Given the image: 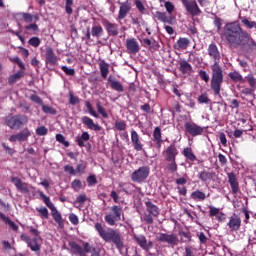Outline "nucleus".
<instances>
[{
	"mask_svg": "<svg viewBox=\"0 0 256 256\" xmlns=\"http://www.w3.org/2000/svg\"><path fill=\"white\" fill-rule=\"evenodd\" d=\"M222 38L227 42L231 49H247L255 45V40L251 34L242 28L237 22L225 24L222 32Z\"/></svg>",
	"mask_w": 256,
	"mask_h": 256,
	"instance_id": "obj_1",
	"label": "nucleus"
},
{
	"mask_svg": "<svg viewBox=\"0 0 256 256\" xmlns=\"http://www.w3.org/2000/svg\"><path fill=\"white\" fill-rule=\"evenodd\" d=\"M208 56L213 60L214 64L211 66V80L210 88L214 96H221L222 84L224 82V73L222 67L219 65L221 60V52L216 43H210L207 48Z\"/></svg>",
	"mask_w": 256,
	"mask_h": 256,
	"instance_id": "obj_2",
	"label": "nucleus"
},
{
	"mask_svg": "<svg viewBox=\"0 0 256 256\" xmlns=\"http://www.w3.org/2000/svg\"><path fill=\"white\" fill-rule=\"evenodd\" d=\"M94 229L105 243H113L121 255H124L125 244L120 232L113 228H104L100 222L94 224Z\"/></svg>",
	"mask_w": 256,
	"mask_h": 256,
	"instance_id": "obj_3",
	"label": "nucleus"
},
{
	"mask_svg": "<svg viewBox=\"0 0 256 256\" xmlns=\"http://www.w3.org/2000/svg\"><path fill=\"white\" fill-rule=\"evenodd\" d=\"M179 154L177 146L172 143L163 152L162 155L167 162L166 168L171 173H176L178 171V164L176 162V157Z\"/></svg>",
	"mask_w": 256,
	"mask_h": 256,
	"instance_id": "obj_4",
	"label": "nucleus"
},
{
	"mask_svg": "<svg viewBox=\"0 0 256 256\" xmlns=\"http://www.w3.org/2000/svg\"><path fill=\"white\" fill-rule=\"evenodd\" d=\"M110 214L105 215L104 221L107 225L114 226L118 221H121L122 215H124L123 207L119 205H113L109 208Z\"/></svg>",
	"mask_w": 256,
	"mask_h": 256,
	"instance_id": "obj_5",
	"label": "nucleus"
},
{
	"mask_svg": "<svg viewBox=\"0 0 256 256\" xmlns=\"http://www.w3.org/2000/svg\"><path fill=\"white\" fill-rule=\"evenodd\" d=\"M146 211L148 213H145L142 217V221L146 223V225H152L153 223V217H158L160 210L159 208L153 204L151 201H146Z\"/></svg>",
	"mask_w": 256,
	"mask_h": 256,
	"instance_id": "obj_6",
	"label": "nucleus"
},
{
	"mask_svg": "<svg viewBox=\"0 0 256 256\" xmlns=\"http://www.w3.org/2000/svg\"><path fill=\"white\" fill-rule=\"evenodd\" d=\"M28 119L25 115L8 116L5 119V123L10 129H21Z\"/></svg>",
	"mask_w": 256,
	"mask_h": 256,
	"instance_id": "obj_7",
	"label": "nucleus"
},
{
	"mask_svg": "<svg viewBox=\"0 0 256 256\" xmlns=\"http://www.w3.org/2000/svg\"><path fill=\"white\" fill-rule=\"evenodd\" d=\"M150 168L149 166H140L138 170L132 173L131 180L136 183H142L149 177Z\"/></svg>",
	"mask_w": 256,
	"mask_h": 256,
	"instance_id": "obj_8",
	"label": "nucleus"
},
{
	"mask_svg": "<svg viewBox=\"0 0 256 256\" xmlns=\"http://www.w3.org/2000/svg\"><path fill=\"white\" fill-rule=\"evenodd\" d=\"M183 6L185 7L186 11L192 16H200L202 14L201 9L199 8L197 2L195 0H181Z\"/></svg>",
	"mask_w": 256,
	"mask_h": 256,
	"instance_id": "obj_9",
	"label": "nucleus"
},
{
	"mask_svg": "<svg viewBox=\"0 0 256 256\" xmlns=\"http://www.w3.org/2000/svg\"><path fill=\"white\" fill-rule=\"evenodd\" d=\"M157 240L161 243H167L172 247L178 245L179 243V239L176 234L159 233Z\"/></svg>",
	"mask_w": 256,
	"mask_h": 256,
	"instance_id": "obj_10",
	"label": "nucleus"
},
{
	"mask_svg": "<svg viewBox=\"0 0 256 256\" xmlns=\"http://www.w3.org/2000/svg\"><path fill=\"white\" fill-rule=\"evenodd\" d=\"M227 227L229 228L230 232H238L241 230L242 227V219L237 214H233L229 217L227 222Z\"/></svg>",
	"mask_w": 256,
	"mask_h": 256,
	"instance_id": "obj_11",
	"label": "nucleus"
},
{
	"mask_svg": "<svg viewBox=\"0 0 256 256\" xmlns=\"http://www.w3.org/2000/svg\"><path fill=\"white\" fill-rule=\"evenodd\" d=\"M186 133L191 135L192 137L201 136L204 132V128L199 126L196 123L186 122L185 123Z\"/></svg>",
	"mask_w": 256,
	"mask_h": 256,
	"instance_id": "obj_12",
	"label": "nucleus"
},
{
	"mask_svg": "<svg viewBox=\"0 0 256 256\" xmlns=\"http://www.w3.org/2000/svg\"><path fill=\"white\" fill-rule=\"evenodd\" d=\"M126 52L129 55H136L137 53H139V42L137 41L136 38H128L126 39Z\"/></svg>",
	"mask_w": 256,
	"mask_h": 256,
	"instance_id": "obj_13",
	"label": "nucleus"
},
{
	"mask_svg": "<svg viewBox=\"0 0 256 256\" xmlns=\"http://www.w3.org/2000/svg\"><path fill=\"white\" fill-rule=\"evenodd\" d=\"M134 240L138 246L146 252L153 247V242L147 241V237H145V235H134Z\"/></svg>",
	"mask_w": 256,
	"mask_h": 256,
	"instance_id": "obj_14",
	"label": "nucleus"
},
{
	"mask_svg": "<svg viewBox=\"0 0 256 256\" xmlns=\"http://www.w3.org/2000/svg\"><path fill=\"white\" fill-rule=\"evenodd\" d=\"M227 178H228V183L231 187L232 193L238 194L240 191V185H239L237 175L235 173H228Z\"/></svg>",
	"mask_w": 256,
	"mask_h": 256,
	"instance_id": "obj_15",
	"label": "nucleus"
},
{
	"mask_svg": "<svg viewBox=\"0 0 256 256\" xmlns=\"http://www.w3.org/2000/svg\"><path fill=\"white\" fill-rule=\"evenodd\" d=\"M102 24L109 36H113V37L118 36L119 30H118L117 24L112 23L109 20H103Z\"/></svg>",
	"mask_w": 256,
	"mask_h": 256,
	"instance_id": "obj_16",
	"label": "nucleus"
},
{
	"mask_svg": "<svg viewBox=\"0 0 256 256\" xmlns=\"http://www.w3.org/2000/svg\"><path fill=\"white\" fill-rule=\"evenodd\" d=\"M131 142L135 151L137 152L143 151V143L141 142L139 133L136 130L131 131Z\"/></svg>",
	"mask_w": 256,
	"mask_h": 256,
	"instance_id": "obj_17",
	"label": "nucleus"
},
{
	"mask_svg": "<svg viewBox=\"0 0 256 256\" xmlns=\"http://www.w3.org/2000/svg\"><path fill=\"white\" fill-rule=\"evenodd\" d=\"M131 9H132V6L129 2L122 3L119 7L117 21L124 20L127 17V15L130 13Z\"/></svg>",
	"mask_w": 256,
	"mask_h": 256,
	"instance_id": "obj_18",
	"label": "nucleus"
},
{
	"mask_svg": "<svg viewBox=\"0 0 256 256\" xmlns=\"http://www.w3.org/2000/svg\"><path fill=\"white\" fill-rule=\"evenodd\" d=\"M82 124L86 126L89 130L100 132L102 130V127L99 124L94 123L93 119H91L88 116L82 117Z\"/></svg>",
	"mask_w": 256,
	"mask_h": 256,
	"instance_id": "obj_19",
	"label": "nucleus"
},
{
	"mask_svg": "<svg viewBox=\"0 0 256 256\" xmlns=\"http://www.w3.org/2000/svg\"><path fill=\"white\" fill-rule=\"evenodd\" d=\"M11 182L15 187L20 191V193H29V187L27 186V183L21 181L19 177H12Z\"/></svg>",
	"mask_w": 256,
	"mask_h": 256,
	"instance_id": "obj_20",
	"label": "nucleus"
},
{
	"mask_svg": "<svg viewBox=\"0 0 256 256\" xmlns=\"http://www.w3.org/2000/svg\"><path fill=\"white\" fill-rule=\"evenodd\" d=\"M142 46L148 48L150 51H157L160 47L159 43L156 40H151L149 38H143Z\"/></svg>",
	"mask_w": 256,
	"mask_h": 256,
	"instance_id": "obj_21",
	"label": "nucleus"
},
{
	"mask_svg": "<svg viewBox=\"0 0 256 256\" xmlns=\"http://www.w3.org/2000/svg\"><path fill=\"white\" fill-rule=\"evenodd\" d=\"M69 246L71 248V253L72 254L79 255V256H87V254L85 253L83 247L81 245H79L77 242L70 241L69 242Z\"/></svg>",
	"mask_w": 256,
	"mask_h": 256,
	"instance_id": "obj_22",
	"label": "nucleus"
},
{
	"mask_svg": "<svg viewBox=\"0 0 256 256\" xmlns=\"http://www.w3.org/2000/svg\"><path fill=\"white\" fill-rule=\"evenodd\" d=\"M46 63L50 66H56L58 64V58L55 56L52 48L46 49Z\"/></svg>",
	"mask_w": 256,
	"mask_h": 256,
	"instance_id": "obj_23",
	"label": "nucleus"
},
{
	"mask_svg": "<svg viewBox=\"0 0 256 256\" xmlns=\"http://www.w3.org/2000/svg\"><path fill=\"white\" fill-rule=\"evenodd\" d=\"M29 135H31V133H29V130H23L16 135L10 136L9 141H11L12 143H15V141H27V137H29Z\"/></svg>",
	"mask_w": 256,
	"mask_h": 256,
	"instance_id": "obj_24",
	"label": "nucleus"
},
{
	"mask_svg": "<svg viewBox=\"0 0 256 256\" xmlns=\"http://www.w3.org/2000/svg\"><path fill=\"white\" fill-rule=\"evenodd\" d=\"M108 83L111 89L117 92H124V86L119 81H117V79L114 78L113 76H109Z\"/></svg>",
	"mask_w": 256,
	"mask_h": 256,
	"instance_id": "obj_25",
	"label": "nucleus"
},
{
	"mask_svg": "<svg viewBox=\"0 0 256 256\" xmlns=\"http://www.w3.org/2000/svg\"><path fill=\"white\" fill-rule=\"evenodd\" d=\"M179 71L183 74V75H190L193 72V67L191 66V64H189L186 60H181L179 62Z\"/></svg>",
	"mask_w": 256,
	"mask_h": 256,
	"instance_id": "obj_26",
	"label": "nucleus"
},
{
	"mask_svg": "<svg viewBox=\"0 0 256 256\" xmlns=\"http://www.w3.org/2000/svg\"><path fill=\"white\" fill-rule=\"evenodd\" d=\"M153 141L155 142V145L157 146V148L160 149L163 140H162L161 128L158 127V126L155 127V129H154V132H153Z\"/></svg>",
	"mask_w": 256,
	"mask_h": 256,
	"instance_id": "obj_27",
	"label": "nucleus"
},
{
	"mask_svg": "<svg viewBox=\"0 0 256 256\" xmlns=\"http://www.w3.org/2000/svg\"><path fill=\"white\" fill-rule=\"evenodd\" d=\"M33 236H34L33 251L37 252L41 248L42 238L39 236V231L37 229H33Z\"/></svg>",
	"mask_w": 256,
	"mask_h": 256,
	"instance_id": "obj_28",
	"label": "nucleus"
},
{
	"mask_svg": "<svg viewBox=\"0 0 256 256\" xmlns=\"http://www.w3.org/2000/svg\"><path fill=\"white\" fill-rule=\"evenodd\" d=\"M190 45V40L186 37H180L175 44V49L177 50H185Z\"/></svg>",
	"mask_w": 256,
	"mask_h": 256,
	"instance_id": "obj_29",
	"label": "nucleus"
},
{
	"mask_svg": "<svg viewBox=\"0 0 256 256\" xmlns=\"http://www.w3.org/2000/svg\"><path fill=\"white\" fill-rule=\"evenodd\" d=\"M98 65H99L101 77L103 79H106L109 74L110 65L108 63H106L104 60L100 61Z\"/></svg>",
	"mask_w": 256,
	"mask_h": 256,
	"instance_id": "obj_30",
	"label": "nucleus"
},
{
	"mask_svg": "<svg viewBox=\"0 0 256 256\" xmlns=\"http://www.w3.org/2000/svg\"><path fill=\"white\" fill-rule=\"evenodd\" d=\"M50 210L52 211V217H53L54 221H56L58 223L59 227L62 228L64 225V222L62 220L61 213L56 209L55 206L50 208Z\"/></svg>",
	"mask_w": 256,
	"mask_h": 256,
	"instance_id": "obj_31",
	"label": "nucleus"
},
{
	"mask_svg": "<svg viewBox=\"0 0 256 256\" xmlns=\"http://www.w3.org/2000/svg\"><path fill=\"white\" fill-rule=\"evenodd\" d=\"M214 175L215 173L204 170L200 171V173L198 174V179H200V181L202 182H207L211 181L214 178Z\"/></svg>",
	"mask_w": 256,
	"mask_h": 256,
	"instance_id": "obj_32",
	"label": "nucleus"
},
{
	"mask_svg": "<svg viewBox=\"0 0 256 256\" xmlns=\"http://www.w3.org/2000/svg\"><path fill=\"white\" fill-rule=\"evenodd\" d=\"M0 219L2 221H4V223L6 225H9V227L13 230V231H19V226H17V224H15V222L11 221V219H9V217L5 216V214H3V212H0Z\"/></svg>",
	"mask_w": 256,
	"mask_h": 256,
	"instance_id": "obj_33",
	"label": "nucleus"
},
{
	"mask_svg": "<svg viewBox=\"0 0 256 256\" xmlns=\"http://www.w3.org/2000/svg\"><path fill=\"white\" fill-rule=\"evenodd\" d=\"M155 17L158 19V21L162 23H167L172 25V17H168L165 12L157 11L155 14Z\"/></svg>",
	"mask_w": 256,
	"mask_h": 256,
	"instance_id": "obj_34",
	"label": "nucleus"
},
{
	"mask_svg": "<svg viewBox=\"0 0 256 256\" xmlns=\"http://www.w3.org/2000/svg\"><path fill=\"white\" fill-rule=\"evenodd\" d=\"M182 154H183L184 157H186L191 162L197 161V157L194 154L191 147L184 148Z\"/></svg>",
	"mask_w": 256,
	"mask_h": 256,
	"instance_id": "obj_35",
	"label": "nucleus"
},
{
	"mask_svg": "<svg viewBox=\"0 0 256 256\" xmlns=\"http://www.w3.org/2000/svg\"><path fill=\"white\" fill-rule=\"evenodd\" d=\"M25 72L24 71H18L17 73L11 75L8 78V83L9 85H15V83H17V81H19L20 79H22V77H24Z\"/></svg>",
	"mask_w": 256,
	"mask_h": 256,
	"instance_id": "obj_36",
	"label": "nucleus"
},
{
	"mask_svg": "<svg viewBox=\"0 0 256 256\" xmlns=\"http://www.w3.org/2000/svg\"><path fill=\"white\" fill-rule=\"evenodd\" d=\"M104 35V29L101 25L92 26V37L99 39Z\"/></svg>",
	"mask_w": 256,
	"mask_h": 256,
	"instance_id": "obj_37",
	"label": "nucleus"
},
{
	"mask_svg": "<svg viewBox=\"0 0 256 256\" xmlns=\"http://www.w3.org/2000/svg\"><path fill=\"white\" fill-rule=\"evenodd\" d=\"M90 140V134L87 131L82 132L81 137L77 139V144L79 147L83 148L85 147L84 142H88Z\"/></svg>",
	"mask_w": 256,
	"mask_h": 256,
	"instance_id": "obj_38",
	"label": "nucleus"
},
{
	"mask_svg": "<svg viewBox=\"0 0 256 256\" xmlns=\"http://www.w3.org/2000/svg\"><path fill=\"white\" fill-rule=\"evenodd\" d=\"M191 198L194 199L195 201H204L206 200L207 195L200 190H196L191 194Z\"/></svg>",
	"mask_w": 256,
	"mask_h": 256,
	"instance_id": "obj_39",
	"label": "nucleus"
},
{
	"mask_svg": "<svg viewBox=\"0 0 256 256\" xmlns=\"http://www.w3.org/2000/svg\"><path fill=\"white\" fill-rule=\"evenodd\" d=\"M114 127L117 131L123 132L127 129V123L124 120L116 121Z\"/></svg>",
	"mask_w": 256,
	"mask_h": 256,
	"instance_id": "obj_40",
	"label": "nucleus"
},
{
	"mask_svg": "<svg viewBox=\"0 0 256 256\" xmlns=\"http://www.w3.org/2000/svg\"><path fill=\"white\" fill-rule=\"evenodd\" d=\"M97 112L102 116L103 119H108L109 115L106 112L105 108L101 105L100 102L96 104Z\"/></svg>",
	"mask_w": 256,
	"mask_h": 256,
	"instance_id": "obj_41",
	"label": "nucleus"
},
{
	"mask_svg": "<svg viewBox=\"0 0 256 256\" xmlns=\"http://www.w3.org/2000/svg\"><path fill=\"white\" fill-rule=\"evenodd\" d=\"M229 78L234 82H242L243 76L238 72H231L228 74Z\"/></svg>",
	"mask_w": 256,
	"mask_h": 256,
	"instance_id": "obj_42",
	"label": "nucleus"
},
{
	"mask_svg": "<svg viewBox=\"0 0 256 256\" xmlns=\"http://www.w3.org/2000/svg\"><path fill=\"white\" fill-rule=\"evenodd\" d=\"M82 249H84V254L95 252V247L92 246L89 242L82 243Z\"/></svg>",
	"mask_w": 256,
	"mask_h": 256,
	"instance_id": "obj_43",
	"label": "nucleus"
},
{
	"mask_svg": "<svg viewBox=\"0 0 256 256\" xmlns=\"http://www.w3.org/2000/svg\"><path fill=\"white\" fill-rule=\"evenodd\" d=\"M73 6H74L73 0H66L65 11H66V14H68L69 16L73 14Z\"/></svg>",
	"mask_w": 256,
	"mask_h": 256,
	"instance_id": "obj_44",
	"label": "nucleus"
},
{
	"mask_svg": "<svg viewBox=\"0 0 256 256\" xmlns=\"http://www.w3.org/2000/svg\"><path fill=\"white\" fill-rule=\"evenodd\" d=\"M42 111H43V113H46L47 115H52V116L56 115V113H57L56 109H54L51 106L44 105V104L42 106Z\"/></svg>",
	"mask_w": 256,
	"mask_h": 256,
	"instance_id": "obj_45",
	"label": "nucleus"
},
{
	"mask_svg": "<svg viewBox=\"0 0 256 256\" xmlns=\"http://www.w3.org/2000/svg\"><path fill=\"white\" fill-rule=\"evenodd\" d=\"M241 22L248 29H253V28L256 29V22L255 21H249V19H247V18H242Z\"/></svg>",
	"mask_w": 256,
	"mask_h": 256,
	"instance_id": "obj_46",
	"label": "nucleus"
},
{
	"mask_svg": "<svg viewBox=\"0 0 256 256\" xmlns=\"http://www.w3.org/2000/svg\"><path fill=\"white\" fill-rule=\"evenodd\" d=\"M179 236L184 237L186 240H184V243H190L192 242V235L190 231H179Z\"/></svg>",
	"mask_w": 256,
	"mask_h": 256,
	"instance_id": "obj_47",
	"label": "nucleus"
},
{
	"mask_svg": "<svg viewBox=\"0 0 256 256\" xmlns=\"http://www.w3.org/2000/svg\"><path fill=\"white\" fill-rule=\"evenodd\" d=\"M56 140L57 142H59L60 144L64 145L66 148H68L70 146L69 141H67L64 137L63 134H57L56 135Z\"/></svg>",
	"mask_w": 256,
	"mask_h": 256,
	"instance_id": "obj_48",
	"label": "nucleus"
},
{
	"mask_svg": "<svg viewBox=\"0 0 256 256\" xmlns=\"http://www.w3.org/2000/svg\"><path fill=\"white\" fill-rule=\"evenodd\" d=\"M40 197L42 198L43 202L47 205L48 208L52 209L54 204L50 201V198L46 196L44 193H40Z\"/></svg>",
	"mask_w": 256,
	"mask_h": 256,
	"instance_id": "obj_49",
	"label": "nucleus"
},
{
	"mask_svg": "<svg viewBox=\"0 0 256 256\" xmlns=\"http://www.w3.org/2000/svg\"><path fill=\"white\" fill-rule=\"evenodd\" d=\"M210 101L211 100L209 99L208 94H206V93H204L198 97V103H200V105H202V104L208 105V103H210Z\"/></svg>",
	"mask_w": 256,
	"mask_h": 256,
	"instance_id": "obj_50",
	"label": "nucleus"
},
{
	"mask_svg": "<svg viewBox=\"0 0 256 256\" xmlns=\"http://www.w3.org/2000/svg\"><path fill=\"white\" fill-rule=\"evenodd\" d=\"M213 24L217 29V32H220L222 29V19L218 16L214 17Z\"/></svg>",
	"mask_w": 256,
	"mask_h": 256,
	"instance_id": "obj_51",
	"label": "nucleus"
},
{
	"mask_svg": "<svg viewBox=\"0 0 256 256\" xmlns=\"http://www.w3.org/2000/svg\"><path fill=\"white\" fill-rule=\"evenodd\" d=\"M18 15L26 23H31V21H33V16L31 14H29V13H20Z\"/></svg>",
	"mask_w": 256,
	"mask_h": 256,
	"instance_id": "obj_52",
	"label": "nucleus"
},
{
	"mask_svg": "<svg viewBox=\"0 0 256 256\" xmlns=\"http://www.w3.org/2000/svg\"><path fill=\"white\" fill-rule=\"evenodd\" d=\"M86 109H88V113L92 115V117L98 119L99 115L94 111L93 106L91 105L90 102H86Z\"/></svg>",
	"mask_w": 256,
	"mask_h": 256,
	"instance_id": "obj_53",
	"label": "nucleus"
},
{
	"mask_svg": "<svg viewBox=\"0 0 256 256\" xmlns=\"http://www.w3.org/2000/svg\"><path fill=\"white\" fill-rule=\"evenodd\" d=\"M36 210L40 213L41 219H48L49 214H48L47 208L42 207V208H37Z\"/></svg>",
	"mask_w": 256,
	"mask_h": 256,
	"instance_id": "obj_54",
	"label": "nucleus"
},
{
	"mask_svg": "<svg viewBox=\"0 0 256 256\" xmlns=\"http://www.w3.org/2000/svg\"><path fill=\"white\" fill-rule=\"evenodd\" d=\"M22 241H25L27 243L28 247L33 251V243L31 242V238L25 234L21 235Z\"/></svg>",
	"mask_w": 256,
	"mask_h": 256,
	"instance_id": "obj_55",
	"label": "nucleus"
},
{
	"mask_svg": "<svg viewBox=\"0 0 256 256\" xmlns=\"http://www.w3.org/2000/svg\"><path fill=\"white\" fill-rule=\"evenodd\" d=\"M86 182H88V185L90 187L95 186L98 183L95 175H90L88 179H86Z\"/></svg>",
	"mask_w": 256,
	"mask_h": 256,
	"instance_id": "obj_56",
	"label": "nucleus"
},
{
	"mask_svg": "<svg viewBox=\"0 0 256 256\" xmlns=\"http://www.w3.org/2000/svg\"><path fill=\"white\" fill-rule=\"evenodd\" d=\"M48 133V129L45 126L38 127L36 129V134L38 136H45Z\"/></svg>",
	"mask_w": 256,
	"mask_h": 256,
	"instance_id": "obj_57",
	"label": "nucleus"
},
{
	"mask_svg": "<svg viewBox=\"0 0 256 256\" xmlns=\"http://www.w3.org/2000/svg\"><path fill=\"white\" fill-rule=\"evenodd\" d=\"M247 81H248L250 87H252L253 89H255V87H256V79H255V77L253 76V74H249V75L247 76Z\"/></svg>",
	"mask_w": 256,
	"mask_h": 256,
	"instance_id": "obj_58",
	"label": "nucleus"
},
{
	"mask_svg": "<svg viewBox=\"0 0 256 256\" xmlns=\"http://www.w3.org/2000/svg\"><path fill=\"white\" fill-rule=\"evenodd\" d=\"M198 75H200V79L204 80L205 83L210 81V77L206 71L200 70V72H198Z\"/></svg>",
	"mask_w": 256,
	"mask_h": 256,
	"instance_id": "obj_59",
	"label": "nucleus"
},
{
	"mask_svg": "<svg viewBox=\"0 0 256 256\" xmlns=\"http://www.w3.org/2000/svg\"><path fill=\"white\" fill-rule=\"evenodd\" d=\"M69 220L71 222L72 225H79V218L76 214L71 213L69 215Z\"/></svg>",
	"mask_w": 256,
	"mask_h": 256,
	"instance_id": "obj_60",
	"label": "nucleus"
},
{
	"mask_svg": "<svg viewBox=\"0 0 256 256\" xmlns=\"http://www.w3.org/2000/svg\"><path fill=\"white\" fill-rule=\"evenodd\" d=\"M165 8L169 14H172L175 10L174 5L170 1L165 2Z\"/></svg>",
	"mask_w": 256,
	"mask_h": 256,
	"instance_id": "obj_61",
	"label": "nucleus"
},
{
	"mask_svg": "<svg viewBox=\"0 0 256 256\" xmlns=\"http://www.w3.org/2000/svg\"><path fill=\"white\" fill-rule=\"evenodd\" d=\"M61 69H62V71H64L69 76H74L75 75V70L72 69V68H68L67 66H62Z\"/></svg>",
	"mask_w": 256,
	"mask_h": 256,
	"instance_id": "obj_62",
	"label": "nucleus"
},
{
	"mask_svg": "<svg viewBox=\"0 0 256 256\" xmlns=\"http://www.w3.org/2000/svg\"><path fill=\"white\" fill-rule=\"evenodd\" d=\"M64 171L66 173H69L70 175H76V171L73 168V166H70L69 164H67L66 166H64Z\"/></svg>",
	"mask_w": 256,
	"mask_h": 256,
	"instance_id": "obj_63",
	"label": "nucleus"
},
{
	"mask_svg": "<svg viewBox=\"0 0 256 256\" xmlns=\"http://www.w3.org/2000/svg\"><path fill=\"white\" fill-rule=\"evenodd\" d=\"M184 256H196L195 252L193 249L189 246L185 247V255Z\"/></svg>",
	"mask_w": 256,
	"mask_h": 256,
	"instance_id": "obj_64",
	"label": "nucleus"
}]
</instances>
